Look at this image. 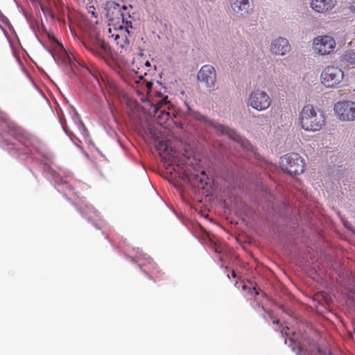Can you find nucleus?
Here are the masks:
<instances>
[{"label": "nucleus", "mask_w": 355, "mask_h": 355, "mask_svg": "<svg viewBox=\"0 0 355 355\" xmlns=\"http://www.w3.org/2000/svg\"><path fill=\"white\" fill-rule=\"evenodd\" d=\"M132 6L121 5L114 0L109 1L106 3L107 17L109 21V26L116 24L117 26H122V28L130 30L133 28L132 20L130 11Z\"/></svg>", "instance_id": "obj_1"}, {"label": "nucleus", "mask_w": 355, "mask_h": 355, "mask_svg": "<svg viewBox=\"0 0 355 355\" xmlns=\"http://www.w3.org/2000/svg\"><path fill=\"white\" fill-rule=\"evenodd\" d=\"M299 121L302 129L308 132H317L322 130L326 124V116L324 112L311 104L302 109Z\"/></svg>", "instance_id": "obj_2"}, {"label": "nucleus", "mask_w": 355, "mask_h": 355, "mask_svg": "<svg viewBox=\"0 0 355 355\" xmlns=\"http://www.w3.org/2000/svg\"><path fill=\"white\" fill-rule=\"evenodd\" d=\"M193 116L198 120H204L207 125L214 128L216 132H220L221 135H227L233 141H235L241 144L242 147L249 150H253V146L250 144L249 141L246 139L239 135L234 130L228 127L224 126L216 121L211 120H205V118L200 113H194Z\"/></svg>", "instance_id": "obj_3"}, {"label": "nucleus", "mask_w": 355, "mask_h": 355, "mask_svg": "<svg viewBox=\"0 0 355 355\" xmlns=\"http://www.w3.org/2000/svg\"><path fill=\"white\" fill-rule=\"evenodd\" d=\"M282 166L290 175L302 174L304 171V159L297 153H291L282 157Z\"/></svg>", "instance_id": "obj_4"}, {"label": "nucleus", "mask_w": 355, "mask_h": 355, "mask_svg": "<svg viewBox=\"0 0 355 355\" xmlns=\"http://www.w3.org/2000/svg\"><path fill=\"white\" fill-rule=\"evenodd\" d=\"M159 99L154 100L155 103L153 105V117L155 121L160 125H164L171 118L170 102L168 101V96H157Z\"/></svg>", "instance_id": "obj_5"}, {"label": "nucleus", "mask_w": 355, "mask_h": 355, "mask_svg": "<svg viewBox=\"0 0 355 355\" xmlns=\"http://www.w3.org/2000/svg\"><path fill=\"white\" fill-rule=\"evenodd\" d=\"M190 158L187 157V161L184 164H178L176 165V168H174L173 170L175 172H177L178 174V177L183 180L184 181H188L191 184H196V182H199L202 186L204 184V178L205 176V172L202 171L200 172V175L196 173H193L189 168Z\"/></svg>", "instance_id": "obj_6"}, {"label": "nucleus", "mask_w": 355, "mask_h": 355, "mask_svg": "<svg viewBox=\"0 0 355 355\" xmlns=\"http://www.w3.org/2000/svg\"><path fill=\"white\" fill-rule=\"evenodd\" d=\"M344 78L343 71L337 67L328 66L321 73V83L327 87H336Z\"/></svg>", "instance_id": "obj_7"}, {"label": "nucleus", "mask_w": 355, "mask_h": 355, "mask_svg": "<svg viewBox=\"0 0 355 355\" xmlns=\"http://www.w3.org/2000/svg\"><path fill=\"white\" fill-rule=\"evenodd\" d=\"M271 103L272 100L269 95L266 92L258 89L250 94L248 105L261 112L266 110Z\"/></svg>", "instance_id": "obj_8"}, {"label": "nucleus", "mask_w": 355, "mask_h": 355, "mask_svg": "<svg viewBox=\"0 0 355 355\" xmlns=\"http://www.w3.org/2000/svg\"><path fill=\"white\" fill-rule=\"evenodd\" d=\"M334 112L343 121H355V103L350 101H338L334 105Z\"/></svg>", "instance_id": "obj_9"}, {"label": "nucleus", "mask_w": 355, "mask_h": 355, "mask_svg": "<svg viewBox=\"0 0 355 355\" xmlns=\"http://www.w3.org/2000/svg\"><path fill=\"white\" fill-rule=\"evenodd\" d=\"M130 31L117 26L116 24L111 25L108 29L107 37L114 40L116 44L121 49H125L129 44L128 36Z\"/></svg>", "instance_id": "obj_10"}, {"label": "nucleus", "mask_w": 355, "mask_h": 355, "mask_svg": "<svg viewBox=\"0 0 355 355\" xmlns=\"http://www.w3.org/2000/svg\"><path fill=\"white\" fill-rule=\"evenodd\" d=\"M335 46L336 42L331 36H319L313 40V49L320 55L329 54L334 51Z\"/></svg>", "instance_id": "obj_11"}, {"label": "nucleus", "mask_w": 355, "mask_h": 355, "mask_svg": "<svg viewBox=\"0 0 355 355\" xmlns=\"http://www.w3.org/2000/svg\"><path fill=\"white\" fill-rule=\"evenodd\" d=\"M197 78L200 82L204 83L207 87L214 88L216 80V70L211 65H204L198 71Z\"/></svg>", "instance_id": "obj_12"}, {"label": "nucleus", "mask_w": 355, "mask_h": 355, "mask_svg": "<svg viewBox=\"0 0 355 355\" xmlns=\"http://www.w3.org/2000/svg\"><path fill=\"white\" fill-rule=\"evenodd\" d=\"M230 4L232 11L240 17H245L253 11L250 0H230Z\"/></svg>", "instance_id": "obj_13"}, {"label": "nucleus", "mask_w": 355, "mask_h": 355, "mask_svg": "<svg viewBox=\"0 0 355 355\" xmlns=\"http://www.w3.org/2000/svg\"><path fill=\"white\" fill-rule=\"evenodd\" d=\"M291 46L288 41L283 37H279L274 40L271 44L272 53L279 55H284L290 51Z\"/></svg>", "instance_id": "obj_14"}, {"label": "nucleus", "mask_w": 355, "mask_h": 355, "mask_svg": "<svg viewBox=\"0 0 355 355\" xmlns=\"http://www.w3.org/2000/svg\"><path fill=\"white\" fill-rule=\"evenodd\" d=\"M336 3V0H312L311 7L315 12L324 13L331 10Z\"/></svg>", "instance_id": "obj_15"}, {"label": "nucleus", "mask_w": 355, "mask_h": 355, "mask_svg": "<svg viewBox=\"0 0 355 355\" xmlns=\"http://www.w3.org/2000/svg\"><path fill=\"white\" fill-rule=\"evenodd\" d=\"M85 47L96 56H102V51L110 52V46L103 40L97 37L94 44H85Z\"/></svg>", "instance_id": "obj_16"}, {"label": "nucleus", "mask_w": 355, "mask_h": 355, "mask_svg": "<svg viewBox=\"0 0 355 355\" xmlns=\"http://www.w3.org/2000/svg\"><path fill=\"white\" fill-rule=\"evenodd\" d=\"M342 61L348 64H355V51L352 49L345 51L342 56Z\"/></svg>", "instance_id": "obj_17"}, {"label": "nucleus", "mask_w": 355, "mask_h": 355, "mask_svg": "<svg viewBox=\"0 0 355 355\" xmlns=\"http://www.w3.org/2000/svg\"><path fill=\"white\" fill-rule=\"evenodd\" d=\"M242 288L243 291H246L248 294L251 296L252 297H254L255 299L256 296L259 295V291L257 290L255 286L248 287L245 284L242 285Z\"/></svg>", "instance_id": "obj_18"}, {"label": "nucleus", "mask_w": 355, "mask_h": 355, "mask_svg": "<svg viewBox=\"0 0 355 355\" xmlns=\"http://www.w3.org/2000/svg\"><path fill=\"white\" fill-rule=\"evenodd\" d=\"M266 313L268 315V316L270 317V318H271L272 320V323L273 324H275L277 325H279V320L278 319H276L274 316H273V313L271 311H266Z\"/></svg>", "instance_id": "obj_19"}, {"label": "nucleus", "mask_w": 355, "mask_h": 355, "mask_svg": "<svg viewBox=\"0 0 355 355\" xmlns=\"http://www.w3.org/2000/svg\"><path fill=\"white\" fill-rule=\"evenodd\" d=\"M88 12L90 13L93 17L96 18L98 17L97 13L96 12V9L94 6H89L87 8Z\"/></svg>", "instance_id": "obj_20"}, {"label": "nucleus", "mask_w": 355, "mask_h": 355, "mask_svg": "<svg viewBox=\"0 0 355 355\" xmlns=\"http://www.w3.org/2000/svg\"><path fill=\"white\" fill-rule=\"evenodd\" d=\"M347 298L355 302V288L348 293Z\"/></svg>", "instance_id": "obj_21"}, {"label": "nucleus", "mask_w": 355, "mask_h": 355, "mask_svg": "<svg viewBox=\"0 0 355 355\" xmlns=\"http://www.w3.org/2000/svg\"><path fill=\"white\" fill-rule=\"evenodd\" d=\"M349 8L352 12L355 13V0L350 3Z\"/></svg>", "instance_id": "obj_22"}, {"label": "nucleus", "mask_w": 355, "mask_h": 355, "mask_svg": "<svg viewBox=\"0 0 355 355\" xmlns=\"http://www.w3.org/2000/svg\"><path fill=\"white\" fill-rule=\"evenodd\" d=\"M152 85H153V83H150V82H148V83H147V87H148V89H150V88L152 87Z\"/></svg>", "instance_id": "obj_23"}, {"label": "nucleus", "mask_w": 355, "mask_h": 355, "mask_svg": "<svg viewBox=\"0 0 355 355\" xmlns=\"http://www.w3.org/2000/svg\"><path fill=\"white\" fill-rule=\"evenodd\" d=\"M79 3H85L86 0H76Z\"/></svg>", "instance_id": "obj_24"}, {"label": "nucleus", "mask_w": 355, "mask_h": 355, "mask_svg": "<svg viewBox=\"0 0 355 355\" xmlns=\"http://www.w3.org/2000/svg\"><path fill=\"white\" fill-rule=\"evenodd\" d=\"M232 275L233 277H236V274L234 270H232Z\"/></svg>", "instance_id": "obj_25"}, {"label": "nucleus", "mask_w": 355, "mask_h": 355, "mask_svg": "<svg viewBox=\"0 0 355 355\" xmlns=\"http://www.w3.org/2000/svg\"><path fill=\"white\" fill-rule=\"evenodd\" d=\"M146 65L147 67H150V64L149 61H146Z\"/></svg>", "instance_id": "obj_26"}, {"label": "nucleus", "mask_w": 355, "mask_h": 355, "mask_svg": "<svg viewBox=\"0 0 355 355\" xmlns=\"http://www.w3.org/2000/svg\"><path fill=\"white\" fill-rule=\"evenodd\" d=\"M58 45L60 46V48L64 49V47H63V46H62V44H60V43H59V42H58Z\"/></svg>", "instance_id": "obj_27"}, {"label": "nucleus", "mask_w": 355, "mask_h": 355, "mask_svg": "<svg viewBox=\"0 0 355 355\" xmlns=\"http://www.w3.org/2000/svg\"><path fill=\"white\" fill-rule=\"evenodd\" d=\"M239 284V282H236L235 286H238Z\"/></svg>", "instance_id": "obj_28"}, {"label": "nucleus", "mask_w": 355, "mask_h": 355, "mask_svg": "<svg viewBox=\"0 0 355 355\" xmlns=\"http://www.w3.org/2000/svg\"><path fill=\"white\" fill-rule=\"evenodd\" d=\"M300 349V352H302V348L301 347H300V349Z\"/></svg>", "instance_id": "obj_29"}, {"label": "nucleus", "mask_w": 355, "mask_h": 355, "mask_svg": "<svg viewBox=\"0 0 355 355\" xmlns=\"http://www.w3.org/2000/svg\"><path fill=\"white\" fill-rule=\"evenodd\" d=\"M64 130H65L66 133L69 135L68 131L67 130V129L65 128H64Z\"/></svg>", "instance_id": "obj_30"}]
</instances>
